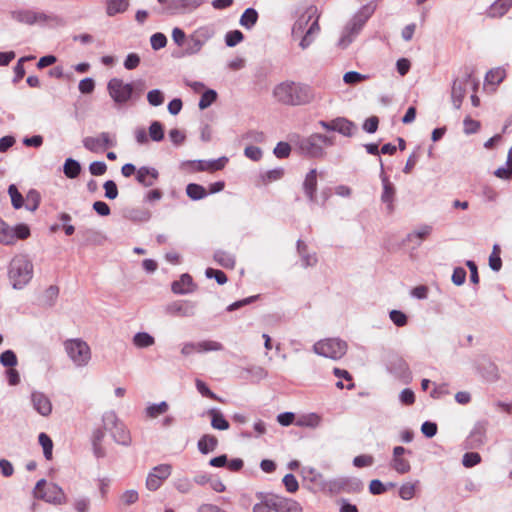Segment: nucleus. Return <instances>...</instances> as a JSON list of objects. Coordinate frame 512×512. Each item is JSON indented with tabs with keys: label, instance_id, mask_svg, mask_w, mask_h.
I'll return each mask as SVG.
<instances>
[{
	"label": "nucleus",
	"instance_id": "ddd939ff",
	"mask_svg": "<svg viewBox=\"0 0 512 512\" xmlns=\"http://www.w3.org/2000/svg\"><path fill=\"white\" fill-rule=\"evenodd\" d=\"M318 124L327 131H336L346 137H351L356 131L354 123L343 117L331 121L321 120Z\"/></svg>",
	"mask_w": 512,
	"mask_h": 512
},
{
	"label": "nucleus",
	"instance_id": "58836bf2",
	"mask_svg": "<svg viewBox=\"0 0 512 512\" xmlns=\"http://www.w3.org/2000/svg\"><path fill=\"white\" fill-rule=\"evenodd\" d=\"M258 20V13L254 8H247L240 17L239 23L246 29H251Z\"/></svg>",
	"mask_w": 512,
	"mask_h": 512
},
{
	"label": "nucleus",
	"instance_id": "4be33fe9",
	"mask_svg": "<svg viewBox=\"0 0 512 512\" xmlns=\"http://www.w3.org/2000/svg\"><path fill=\"white\" fill-rule=\"evenodd\" d=\"M159 178V172L154 167L142 166L137 170L136 180L143 187H152Z\"/></svg>",
	"mask_w": 512,
	"mask_h": 512
},
{
	"label": "nucleus",
	"instance_id": "864d4df0",
	"mask_svg": "<svg viewBox=\"0 0 512 512\" xmlns=\"http://www.w3.org/2000/svg\"><path fill=\"white\" fill-rule=\"evenodd\" d=\"M245 371L250 374L251 380L254 382H259L268 376L267 370L261 366H251L246 368Z\"/></svg>",
	"mask_w": 512,
	"mask_h": 512
},
{
	"label": "nucleus",
	"instance_id": "cd10ccee",
	"mask_svg": "<svg viewBox=\"0 0 512 512\" xmlns=\"http://www.w3.org/2000/svg\"><path fill=\"white\" fill-rule=\"evenodd\" d=\"M359 33V31H356L347 23L341 32L340 38L337 42V47L340 49H346Z\"/></svg>",
	"mask_w": 512,
	"mask_h": 512
},
{
	"label": "nucleus",
	"instance_id": "7ed1b4c3",
	"mask_svg": "<svg viewBox=\"0 0 512 512\" xmlns=\"http://www.w3.org/2000/svg\"><path fill=\"white\" fill-rule=\"evenodd\" d=\"M33 263L27 255L14 256L8 266V279L13 289L21 290L26 287L33 278Z\"/></svg>",
	"mask_w": 512,
	"mask_h": 512
},
{
	"label": "nucleus",
	"instance_id": "a19ab883",
	"mask_svg": "<svg viewBox=\"0 0 512 512\" xmlns=\"http://www.w3.org/2000/svg\"><path fill=\"white\" fill-rule=\"evenodd\" d=\"M301 472L305 480L314 483L321 489L322 483L325 479L320 472L312 467H303Z\"/></svg>",
	"mask_w": 512,
	"mask_h": 512
},
{
	"label": "nucleus",
	"instance_id": "423d86ee",
	"mask_svg": "<svg viewBox=\"0 0 512 512\" xmlns=\"http://www.w3.org/2000/svg\"><path fill=\"white\" fill-rule=\"evenodd\" d=\"M347 343L340 338H325L314 343L315 354L332 360L341 359L347 352Z\"/></svg>",
	"mask_w": 512,
	"mask_h": 512
},
{
	"label": "nucleus",
	"instance_id": "69168bd1",
	"mask_svg": "<svg viewBox=\"0 0 512 512\" xmlns=\"http://www.w3.org/2000/svg\"><path fill=\"white\" fill-rule=\"evenodd\" d=\"M389 317L397 327H403L408 322L407 316L400 310H391Z\"/></svg>",
	"mask_w": 512,
	"mask_h": 512
},
{
	"label": "nucleus",
	"instance_id": "6e6552de",
	"mask_svg": "<svg viewBox=\"0 0 512 512\" xmlns=\"http://www.w3.org/2000/svg\"><path fill=\"white\" fill-rule=\"evenodd\" d=\"M468 88H471L473 92H476L478 88V82L472 78L470 73H465L463 77L454 80L451 99L455 109H460Z\"/></svg>",
	"mask_w": 512,
	"mask_h": 512
},
{
	"label": "nucleus",
	"instance_id": "aec40b11",
	"mask_svg": "<svg viewBox=\"0 0 512 512\" xmlns=\"http://www.w3.org/2000/svg\"><path fill=\"white\" fill-rule=\"evenodd\" d=\"M376 9L374 3H368L362 6L351 18L348 24L356 31H361L367 20L373 15Z\"/></svg>",
	"mask_w": 512,
	"mask_h": 512
},
{
	"label": "nucleus",
	"instance_id": "f8f14e48",
	"mask_svg": "<svg viewBox=\"0 0 512 512\" xmlns=\"http://www.w3.org/2000/svg\"><path fill=\"white\" fill-rule=\"evenodd\" d=\"M172 467L169 464L155 466L148 474L146 487L150 491H156L162 483L171 475Z\"/></svg>",
	"mask_w": 512,
	"mask_h": 512
},
{
	"label": "nucleus",
	"instance_id": "412c9836",
	"mask_svg": "<svg viewBox=\"0 0 512 512\" xmlns=\"http://www.w3.org/2000/svg\"><path fill=\"white\" fill-rule=\"evenodd\" d=\"M299 148L302 153L310 157H320L324 153L320 142L316 139V133L301 139L299 141Z\"/></svg>",
	"mask_w": 512,
	"mask_h": 512
},
{
	"label": "nucleus",
	"instance_id": "052dcab7",
	"mask_svg": "<svg viewBox=\"0 0 512 512\" xmlns=\"http://www.w3.org/2000/svg\"><path fill=\"white\" fill-rule=\"evenodd\" d=\"M0 363L5 367L13 368L17 365L16 354L12 350H6L0 355Z\"/></svg>",
	"mask_w": 512,
	"mask_h": 512
},
{
	"label": "nucleus",
	"instance_id": "bb28decb",
	"mask_svg": "<svg viewBox=\"0 0 512 512\" xmlns=\"http://www.w3.org/2000/svg\"><path fill=\"white\" fill-rule=\"evenodd\" d=\"M297 251L301 257L303 267H312L316 265L318 259L315 253H309L307 250V245L301 241H297Z\"/></svg>",
	"mask_w": 512,
	"mask_h": 512
},
{
	"label": "nucleus",
	"instance_id": "e2e57ef3",
	"mask_svg": "<svg viewBox=\"0 0 512 512\" xmlns=\"http://www.w3.org/2000/svg\"><path fill=\"white\" fill-rule=\"evenodd\" d=\"M205 275L207 278H214L219 285H223L228 281L226 274L221 270L207 268Z\"/></svg>",
	"mask_w": 512,
	"mask_h": 512
},
{
	"label": "nucleus",
	"instance_id": "4c0bfd02",
	"mask_svg": "<svg viewBox=\"0 0 512 512\" xmlns=\"http://www.w3.org/2000/svg\"><path fill=\"white\" fill-rule=\"evenodd\" d=\"M0 243L4 245H13L15 243L14 231L0 218Z\"/></svg>",
	"mask_w": 512,
	"mask_h": 512
},
{
	"label": "nucleus",
	"instance_id": "9d476101",
	"mask_svg": "<svg viewBox=\"0 0 512 512\" xmlns=\"http://www.w3.org/2000/svg\"><path fill=\"white\" fill-rule=\"evenodd\" d=\"M12 18L20 23L33 25L35 23L54 21L62 24V19L58 16H49L42 12H35L32 10H18L11 13Z\"/></svg>",
	"mask_w": 512,
	"mask_h": 512
},
{
	"label": "nucleus",
	"instance_id": "7c9ffc66",
	"mask_svg": "<svg viewBox=\"0 0 512 512\" xmlns=\"http://www.w3.org/2000/svg\"><path fill=\"white\" fill-rule=\"evenodd\" d=\"M218 445V440L215 436L210 434L203 435L197 443L198 449L202 454L213 452Z\"/></svg>",
	"mask_w": 512,
	"mask_h": 512
},
{
	"label": "nucleus",
	"instance_id": "2f4dec72",
	"mask_svg": "<svg viewBox=\"0 0 512 512\" xmlns=\"http://www.w3.org/2000/svg\"><path fill=\"white\" fill-rule=\"evenodd\" d=\"M208 415L211 417V426L217 430H227L229 422L224 418L223 414L216 408L208 410Z\"/></svg>",
	"mask_w": 512,
	"mask_h": 512
},
{
	"label": "nucleus",
	"instance_id": "c85d7f7f",
	"mask_svg": "<svg viewBox=\"0 0 512 512\" xmlns=\"http://www.w3.org/2000/svg\"><path fill=\"white\" fill-rule=\"evenodd\" d=\"M192 277L189 274H183L181 275L180 279L178 281H174L172 283V291L175 294H188L192 291L191 285H192Z\"/></svg>",
	"mask_w": 512,
	"mask_h": 512
},
{
	"label": "nucleus",
	"instance_id": "39448f33",
	"mask_svg": "<svg viewBox=\"0 0 512 512\" xmlns=\"http://www.w3.org/2000/svg\"><path fill=\"white\" fill-rule=\"evenodd\" d=\"M215 24H206L195 29L188 37L184 55L192 56L200 53L203 46L216 35Z\"/></svg>",
	"mask_w": 512,
	"mask_h": 512
},
{
	"label": "nucleus",
	"instance_id": "a211bd4d",
	"mask_svg": "<svg viewBox=\"0 0 512 512\" xmlns=\"http://www.w3.org/2000/svg\"><path fill=\"white\" fill-rule=\"evenodd\" d=\"M272 497L273 503H271V505L275 512H303L302 505L292 498L280 495H272Z\"/></svg>",
	"mask_w": 512,
	"mask_h": 512
},
{
	"label": "nucleus",
	"instance_id": "6e6d98bb",
	"mask_svg": "<svg viewBox=\"0 0 512 512\" xmlns=\"http://www.w3.org/2000/svg\"><path fill=\"white\" fill-rule=\"evenodd\" d=\"M174 487L178 492L187 494L192 490L193 482L187 477L178 478L174 482Z\"/></svg>",
	"mask_w": 512,
	"mask_h": 512
},
{
	"label": "nucleus",
	"instance_id": "37998d69",
	"mask_svg": "<svg viewBox=\"0 0 512 512\" xmlns=\"http://www.w3.org/2000/svg\"><path fill=\"white\" fill-rule=\"evenodd\" d=\"M103 429L108 431L109 433L115 429L122 422L118 419L116 413L114 411H107L103 414L102 417Z\"/></svg>",
	"mask_w": 512,
	"mask_h": 512
},
{
	"label": "nucleus",
	"instance_id": "a18cd8bd",
	"mask_svg": "<svg viewBox=\"0 0 512 512\" xmlns=\"http://www.w3.org/2000/svg\"><path fill=\"white\" fill-rule=\"evenodd\" d=\"M419 481L403 483L399 488V496L403 500H410L415 496L416 487Z\"/></svg>",
	"mask_w": 512,
	"mask_h": 512
},
{
	"label": "nucleus",
	"instance_id": "de8ad7c7",
	"mask_svg": "<svg viewBox=\"0 0 512 512\" xmlns=\"http://www.w3.org/2000/svg\"><path fill=\"white\" fill-rule=\"evenodd\" d=\"M391 466L399 474H406L411 470L410 462L403 457H392Z\"/></svg>",
	"mask_w": 512,
	"mask_h": 512
},
{
	"label": "nucleus",
	"instance_id": "dca6fc26",
	"mask_svg": "<svg viewBox=\"0 0 512 512\" xmlns=\"http://www.w3.org/2000/svg\"><path fill=\"white\" fill-rule=\"evenodd\" d=\"M196 304L191 301H174L166 305L165 312L171 316L192 317Z\"/></svg>",
	"mask_w": 512,
	"mask_h": 512
},
{
	"label": "nucleus",
	"instance_id": "49530a36",
	"mask_svg": "<svg viewBox=\"0 0 512 512\" xmlns=\"http://www.w3.org/2000/svg\"><path fill=\"white\" fill-rule=\"evenodd\" d=\"M38 441H39V444L43 448L44 457L47 460H51L52 459V450H53V442H52L51 438L46 433L42 432L38 436Z\"/></svg>",
	"mask_w": 512,
	"mask_h": 512
},
{
	"label": "nucleus",
	"instance_id": "5701e85b",
	"mask_svg": "<svg viewBox=\"0 0 512 512\" xmlns=\"http://www.w3.org/2000/svg\"><path fill=\"white\" fill-rule=\"evenodd\" d=\"M487 423L478 422L470 432L467 443L471 448H478L486 442Z\"/></svg>",
	"mask_w": 512,
	"mask_h": 512
},
{
	"label": "nucleus",
	"instance_id": "0e129e2a",
	"mask_svg": "<svg viewBox=\"0 0 512 512\" xmlns=\"http://www.w3.org/2000/svg\"><path fill=\"white\" fill-rule=\"evenodd\" d=\"M464 133L466 135H471L479 131L480 129V122L477 120L472 119L471 117L467 116L464 121Z\"/></svg>",
	"mask_w": 512,
	"mask_h": 512
},
{
	"label": "nucleus",
	"instance_id": "680f3d73",
	"mask_svg": "<svg viewBox=\"0 0 512 512\" xmlns=\"http://www.w3.org/2000/svg\"><path fill=\"white\" fill-rule=\"evenodd\" d=\"M284 175V169L283 168H275L267 171L265 174L262 175V180L264 183H270L273 181L280 180Z\"/></svg>",
	"mask_w": 512,
	"mask_h": 512
},
{
	"label": "nucleus",
	"instance_id": "f257e3e1",
	"mask_svg": "<svg viewBox=\"0 0 512 512\" xmlns=\"http://www.w3.org/2000/svg\"><path fill=\"white\" fill-rule=\"evenodd\" d=\"M317 8L308 7L294 22L291 28V39L298 41L301 50L308 49L320 33Z\"/></svg>",
	"mask_w": 512,
	"mask_h": 512
},
{
	"label": "nucleus",
	"instance_id": "c03bdc74",
	"mask_svg": "<svg viewBox=\"0 0 512 512\" xmlns=\"http://www.w3.org/2000/svg\"><path fill=\"white\" fill-rule=\"evenodd\" d=\"M186 193L192 200H201L207 196L205 188L195 183H190L187 185Z\"/></svg>",
	"mask_w": 512,
	"mask_h": 512
},
{
	"label": "nucleus",
	"instance_id": "c9c22d12",
	"mask_svg": "<svg viewBox=\"0 0 512 512\" xmlns=\"http://www.w3.org/2000/svg\"><path fill=\"white\" fill-rule=\"evenodd\" d=\"M128 6V0H108L106 6V13L108 16H114L118 13L125 12Z\"/></svg>",
	"mask_w": 512,
	"mask_h": 512
},
{
	"label": "nucleus",
	"instance_id": "393cba45",
	"mask_svg": "<svg viewBox=\"0 0 512 512\" xmlns=\"http://www.w3.org/2000/svg\"><path fill=\"white\" fill-rule=\"evenodd\" d=\"M512 7V0H496L488 9V16L500 18L504 16Z\"/></svg>",
	"mask_w": 512,
	"mask_h": 512
},
{
	"label": "nucleus",
	"instance_id": "338daca9",
	"mask_svg": "<svg viewBox=\"0 0 512 512\" xmlns=\"http://www.w3.org/2000/svg\"><path fill=\"white\" fill-rule=\"evenodd\" d=\"M480 461H481V456L476 452H467L463 455V458H462V464L467 468H471V467L479 464Z\"/></svg>",
	"mask_w": 512,
	"mask_h": 512
},
{
	"label": "nucleus",
	"instance_id": "473e14b6",
	"mask_svg": "<svg viewBox=\"0 0 512 512\" xmlns=\"http://www.w3.org/2000/svg\"><path fill=\"white\" fill-rule=\"evenodd\" d=\"M215 262L220 266L228 269H232L235 266V256L229 252L218 250L214 253L213 256Z\"/></svg>",
	"mask_w": 512,
	"mask_h": 512
},
{
	"label": "nucleus",
	"instance_id": "13d9d810",
	"mask_svg": "<svg viewBox=\"0 0 512 512\" xmlns=\"http://www.w3.org/2000/svg\"><path fill=\"white\" fill-rule=\"evenodd\" d=\"M147 101L151 106H160L164 103V94L159 89H153L148 92Z\"/></svg>",
	"mask_w": 512,
	"mask_h": 512
},
{
	"label": "nucleus",
	"instance_id": "a878e982",
	"mask_svg": "<svg viewBox=\"0 0 512 512\" xmlns=\"http://www.w3.org/2000/svg\"><path fill=\"white\" fill-rule=\"evenodd\" d=\"M432 232V226L422 225L406 236L405 241L419 246Z\"/></svg>",
	"mask_w": 512,
	"mask_h": 512
},
{
	"label": "nucleus",
	"instance_id": "79ce46f5",
	"mask_svg": "<svg viewBox=\"0 0 512 512\" xmlns=\"http://www.w3.org/2000/svg\"><path fill=\"white\" fill-rule=\"evenodd\" d=\"M63 172L66 177L74 179L80 174L81 165L77 160L68 158L63 165Z\"/></svg>",
	"mask_w": 512,
	"mask_h": 512
},
{
	"label": "nucleus",
	"instance_id": "1a4fd4ad",
	"mask_svg": "<svg viewBox=\"0 0 512 512\" xmlns=\"http://www.w3.org/2000/svg\"><path fill=\"white\" fill-rule=\"evenodd\" d=\"M107 90L109 96L117 105H123L132 98L134 85L133 83H124L119 78H112L107 84Z\"/></svg>",
	"mask_w": 512,
	"mask_h": 512
},
{
	"label": "nucleus",
	"instance_id": "f03ea898",
	"mask_svg": "<svg viewBox=\"0 0 512 512\" xmlns=\"http://www.w3.org/2000/svg\"><path fill=\"white\" fill-rule=\"evenodd\" d=\"M274 97L287 105H304L313 101L315 94L307 84L295 82H282L273 90Z\"/></svg>",
	"mask_w": 512,
	"mask_h": 512
},
{
	"label": "nucleus",
	"instance_id": "2eb2a0df",
	"mask_svg": "<svg viewBox=\"0 0 512 512\" xmlns=\"http://www.w3.org/2000/svg\"><path fill=\"white\" fill-rule=\"evenodd\" d=\"M381 162V182L383 186V191L381 194V201L386 205V209L388 213H392L394 211V200L396 195V189L394 184L389 180L387 175L383 171V164Z\"/></svg>",
	"mask_w": 512,
	"mask_h": 512
},
{
	"label": "nucleus",
	"instance_id": "72a5a7b5",
	"mask_svg": "<svg viewBox=\"0 0 512 512\" xmlns=\"http://www.w3.org/2000/svg\"><path fill=\"white\" fill-rule=\"evenodd\" d=\"M257 498L260 499V502L254 504L252 508V512H271L273 511V497L272 495H264V493L260 492L256 494Z\"/></svg>",
	"mask_w": 512,
	"mask_h": 512
},
{
	"label": "nucleus",
	"instance_id": "09e8293b",
	"mask_svg": "<svg viewBox=\"0 0 512 512\" xmlns=\"http://www.w3.org/2000/svg\"><path fill=\"white\" fill-rule=\"evenodd\" d=\"M198 343V353L210 352V351H221L223 350L222 343L214 340H203Z\"/></svg>",
	"mask_w": 512,
	"mask_h": 512
},
{
	"label": "nucleus",
	"instance_id": "5fc2aeb1",
	"mask_svg": "<svg viewBox=\"0 0 512 512\" xmlns=\"http://www.w3.org/2000/svg\"><path fill=\"white\" fill-rule=\"evenodd\" d=\"M244 39V35L240 30H232L226 33L225 43L228 47H235Z\"/></svg>",
	"mask_w": 512,
	"mask_h": 512
},
{
	"label": "nucleus",
	"instance_id": "6ab92c4d",
	"mask_svg": "<svg viewBox=\"0 0 512 512\" xmlns=\"http://www.w3.org/2000/svg\"><path fill=\"white\" fill-rule=\"evenodd\" d=\"M351 484L359 486V482L346 477L335 478L331 480H324L321 490L329 493H339L341 491H349Z\"/></svg>",
	"mask_w": 512,
	"mask_h": 512
},
{
	"label": "nucleus",
	"instance_id": "20e7f679",
	"mask_svg": "<svg viewBox=\"0 0 512 512\" xmlns=\"http://www.w3.org/2000/svg\"><path fill=\"white\" fill-rule=\"evenodd\" d=\"M64 351L76 368L87 367L92 359V351L86 341L71 338L63 342Z\"/></svg>",
	"mask_w": 512,
	"mask_h": 512
},
{
	"label": "nucleus",
	"instance_id": "ea45409f",
	"mask_svg": "<svg viewBox=\"0 0 512 512\" xmlns=\"http://www.w3.org/2000/svg\"><path fill=\"white\" fill-rule=\"evenodd\" d=\"M132 342L137 348H148L155 343V339L147 332H138L133 336Z\"/></svg>",
	"mask_w": 512,
	"mask_h": 512
},
{
	"label": "nucleus",
	"instance_id": "4468645a",
	"mask_svg": "<svg viewBox=\"0 0 512 512\" xmlns=\"http://www.w3.org/2000/svg\"><path fill=\"white\" fill-rule=\"evenodd\" d=\"M82 143L87 150L94 153L100 152L107 147H114L116 145L115 140L108 132H101L95 137H85Z\"/></svg>",
	"mask_w": 512,
	"mask_h": 512
},
{
	"label": "nucleus",
	"instance_id": "bf43d9fd",
	"mask_svg": "<svg viewBox=\"0 0 512 512\" xmlns=\"http://www.w3.org/2000/svg\"><path fill=\"white\" fill-rule=\"evenodd\" d=\"M217 98V93L214 90H207L205 91L199 101V108L201 110H204L208 108Z\"/></svg>",
	"mask_w": 512,
	"mask_h": 512
},
{
	"label": "nucleus",
	"instance_id": "774afa93",
	"mask_svg": "<svg viewBox=\"0 0 512 512\" xmlns=\"http://www.w3.org/2000/svg\"><path fill=\"white\" fill-rule=\"evenodd\" d=\"M150 43L154 50H159L166 46L167 38L163 33L157 32L151 36Z\"/></svg>",
	"mask_w": 512,
	"mask_h": 512
},
{
	"label": "nucleus",
	"instance_id": "f704fd0d",
	"mask_svg": "<svg viewBox=\"0 0 512 512\" xmlns=\"http://www.w3.org/2000/svg\"><path fill=\"white\" fill-rule=\"evenodd\" d=\"M322 422V418L317 413H309L302 415L296 421V425L299 427L316 428Z\"/></svg>",
	"mask_w": 512,
	"mask_h": 512
},
{
	"label": "nucleus",
	"instance_id": "3c124183",
	"mask_svg": "<svg viewBox=\"0 0 512 512\" xmlns=\"http://www.w3.org/2000/svg\"><path fill=\"white\" fill-rule=\"evenodd\" d=\"M58 295H59V288L55 285L49 286L44 292L43 304L48 307L53 306L56 302Z\"/></svg>",
	"mask_w": 512,
	"mask_h": 512
},
{
	"label": "nucleus",
	"instance_id": "e433bc0d",
	"mask_svg": "<svg viewBox=\"0 0 512 512\" xmlns=\"http://www.w3.org/2000/svg\"><path fill=\"white\" fill-rule=\"evenodd\" d=\"M169 409V405L166 401L160 403L149 404L145 409V414L148 418H157L162 414H165Z\"/></svg>",
	"mask_w": 512,
	"mask_h": 512
},
{
	"label": "nucleus",
	"instance_id": "c756f323",
	"mask_svg": "<svg viewBox=\"0 0 512 512\" xmlns=\"http://www.w3.org/2000/svg\"><path fill=\"white\" fill-rule=\"evenodd\" d=\"M114 441L123 446L131 444V436L123 423L119 424L115 429L110 432Z\"/></svg>",
	"mask_w": 512,
	"mask_h": 512
},
{
	"label": "nucleus",
	"instance_id": "9b49d317",
	"mask_svg": "<svg viewBox=\"0 0 512 512\" xmlns=\"http://www.w3.org/2000/svg\"><path fill=\"white\" fill-rule=\"evenodd\" d=\"M303 191L308 198L309 202L312 204H320L323 206L327 199L329 198V194L326 192L322 193L323 200L320 203L318 197L316 195L317 191V170L311 169L305 176L303 182Z\"/></svg>",
	"mask_w": 512,
	"mask_h": 512
},
{
	"label": "nucleus",
	"instance_id": "0eeeda50",
	"mask_svg": "<svg viewBox=\"0 0 512 512\" xmlns=\"http://www.w3.org/2000/svg\"><path fill=\"white\" fill-rule=\"evenodd\" d=\"M34 497L48 503L61 505L66 502V496L62 488L54 483L47 484L45 479H40L33 491Z\"/></svg>",
	"mask_w": 512,
	"mask_h": 512
},
{
	"label": "nucleus",
	"instance_id": "603ef678",
	"mask_svg": "<svg viewBox=\"0 0 512 512\" xmlns=\"http://www.w3.org/2000/svg\"><path fill=\"white\" fill-rule=\"evenodd\" d=\"M40 200V194L36 190H30L26 195V209L32 212L37 210Z\"/></svg>",
	"mask_w": 512,
	"mask_h": 512
},
{
	"label": "nucleus",
	"instance_id": "b1692460",
	"mask_svg": "<svg viewBox=\"0 0 512 512\" xmlns=\"http://www.w3.org/2000/svg\"><path fill=\"white\" fill-rule=\"evenodd\" d=\"M389 370L397 378L401 379L405 383L411 380V371L408 363L401 357L393 359L389 364Z\"/></svg>",
	"mask_w": 512,
	"mask_h": 512
},
{
	"label": "nucleus",
	"instance_id": "8fccbe9b",
	"mask_svg": "<svg viewBox=\"0 0 512 512\" xmlns=\"http://www.w3.org/2000/svg\"><path fill=\"white\" fill-rule=\"evenodd\" d=\"M149 137L155 142H160L164 139V128L159 121H153L150 124Z\"/></svg>",
	"mask_w": 512,
	"mask_h": 512
},
{
	"label": "nucleus",
	"instance_id": "4d7b16f0",
	"mask_svg": "<svg viewBox=\"0 0 512 512\" xmlns=\"http://www.w3.org/2000/svg\"><path fill=\"white\" fill-rule=\"evenodd\" d=\"M8 193L11 197L12 206L15 209H20L23 206V197L14 184L9 186Z\"/></svg>",
	"mask_w": 512,
	"mask_h": 512
},
{
	"label": "nucleus",
	"instance_id": "f3484780",
	"mask_svg": "<svg viewBox=\"0 0 512 512\" xmlns=\"http://www.w3.org/2000/svg\"><path fill=\"white\" fill-rule=\"evenodd\" d=\"M30 401L34 410L41 416H49L52 412V403L49 397L41 391H32Z\"/></svg>",
	"mask_w": 512,
	"mask_h": 512
}]
</instances>
